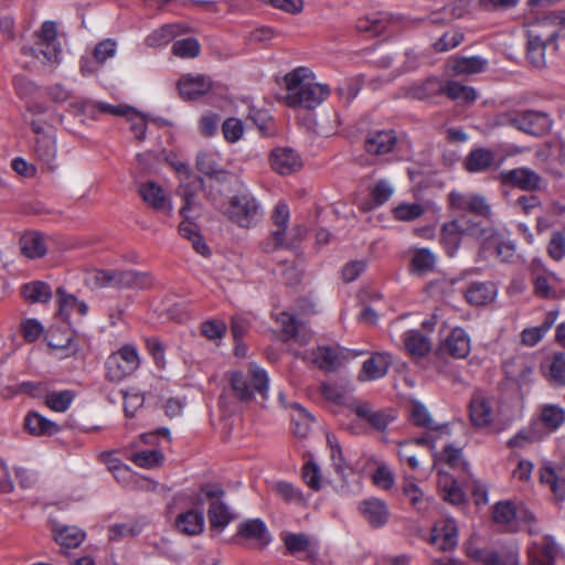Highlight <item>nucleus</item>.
I'll use <instances>...</instances> for the list:
<instances>
[{"label":"nucleus","instance_id":"obj_3","mask_svg":"<svg viewBox=\"0 0 565 565\" xmlns=\"http://www.w3.org/2000/svg\"><path fill=\"white\" fill-rule=\"evenodd\" d=\"M231 386L235 396L243 402L250 401L256 394L263 401L268 398L269 379L267 372L255 363H249L244 371L233 372Z\"/></svg>","mask_w":565,"mask_h":565},{"label":"nucleus","instance_id":"obj_20","mask_svg":"<svg viewBox=\"0 0 565 565\" xmlns=\"http://www.w3.org/2000/svg\"><path fill=\"white\" fill-rule=\"evenodd\" d=\"M359 511L367 523L379 529L384 526L390 518V510L386 503L377 498H369L359 504Z\"/></svg>","mask_w":565,"mask_h":565},{"label":"nucleus","instance_id":"obj_64","mask_svg":"<svg viewBox=\"0 0 565 565\" xmlns=\"http://www.w3.org/2000/svg\"><path fill=\"white\" fill-rule=\"evenodd\" d=\"M274 491L286 502L303 503L305 499L301 491L291 483L279 481L274 486Z\"/></svg>","mask_w":565,"mask_h":565},{"label":"nucleus","instance_id":"obj_41","mask_svg":"<svg viewBox=\"0 0 565 565\" xmlns=\"http://www.w3.org/2000/svg\"><path fill=\"white\" fill-rule=\"evenodd\" d=\"M540 422L546 434H551L565 423V409L555 404H544L540 408Z\"/></svg>","mask_w":565,"mask_h":565},{"label":"nucleus","instance_id":"obj_62","mask_svg":"<svg viewBox=\"0 0 565 565\" xmlns=\"http://www.w3.org/2000/svg\"><path fill=\"white\" fill-rule=\"evenodd\" d=\"M172 52L181 58H193L200 53V44L193 38L183 39L173 43Z\"/></svg>","mask_w":565,"mask_h":565},{"label":"nucleus","instance_id":"obj_4","mask_svg":"<svg viewBox=\"0 0 565 565\" xmlns=\"http://www.w3.org/2000/svg\"><path fill=\"white\" fill-rule=\"evenodd\" d=\"M289 220L290 211L287 203L284 201L277 202L270 215L273 228L269 236L262 242V249L265 253L295 247L297 243L294 234L296 228L288 230Z\"/></svg>","mask_w":565,"mask_h":565},{"label":"nucleus","instance_id":"obj_22","mask_svg":"<svg viewBox=\"0 0 565 565\" xmlns=\"http://www.w3.org/2000/svg\"><path fill=\"white\" fill-rule=\"evenodd\" d=\"M498 166L495 153L489 148H473L465 159L466 170L470 173H483Z\"/></svg>","mask_w":565,"mask_h":565},{"label":"nucleus","instance_id":"obj_16","mask_svg":"<svg viewBox=\"0 0 565 565\" xmlns=\"http://www.w3.org/2000/svg\"><path fill=\"white\" fill-rule=\"evenodd\" d=\"M558 547L550 535L535 539L529 547L530 565H554Z\"/></svg>","mask_w":565,"mask_h":565},{"label":"nucleus","instance_id":"obj_5","mask_svg":"<svg viewBox=\"0 0 565 565\" xmlns=\"http://www.w3.org/2000/svg\"><path fill=\"white\" fill-rule=\"evenodd\" d=\"M22 53L30 55L44 64L57 63L61 55V43L57 40L55 23L46 21L36 34L34 46H23Z\"/></svg>","mask_w":565,"mask_h":565},{"label":"nucleus","instance_id":"obj_49","mask_svg":"<svg viewBox=\"0 0 565 565\" xmlns=\"http://www.w3.org/2000/svg\"><path fill=\"white\" fill-rule=\"evenodd\" d=\"M238 534L247 539L257 541L260 545H267L270 542V535L265 523L259 519L246 521L239 525Z\"/></svg>","mask_w":565,"mask_h":565},{"label":"nucleus","instance_id":"obj_60","mask_svg":"<svg viewBox=\"0 0 565 565\" xmlns=\"http://www.w3.org/2000/svg\"><path fill=\"white\" fill-rule=\"evenodd\" d=\"M74 394L71 391H60L49 393L45 397V404L54 412H65L72 404Z\"/></svg>","mask_w":565,"mask_h":565},{"label":"nucleus","instance_id":"obj_6","mask_svg":"<svg viewBox=\"0 0 565 565\" xmlns=\"http://www.w3.org/2000/svg\"><path fill=\"white\" fill-rule=\"evenodd\" d=\"M139 365L140 358L136 347L125 344L107 358L106 377L111 382H120L131 375Z\"/></svg>","mask_w":565,"mask_h":565},{"label":"nucleus","instance_id":"obj_52","mask_svg":"<svg viewBox=\"0 0 565 565\" xmlns=\"http://www.w3.org/2000/svg\"><path fill=\"white\" fill-rule=\"evenodd\" d=\"M534 292L542 298H551L555 295V288L559 284V278L552 271L536 274L534 279Z\"/></svg>","mask_w":565,"mask_h":565},{"label":"nucleus","instance_id":"obj_29","mask_svg":"<svg viewBox=\"0 0 565 565\" xmlns=\"http://www.w3.org/2000/svg\"><path fill=\"white\" fill-rule=\"evenodd\" d=\"M330 93L328 85L316 82L313 77L292 107L315 108L326 100Z\"/></svg>","mask_w":565,"mask_h":565},{"label":"nucleus","instance_id":"obj_9","mask_svg":"<svg viewBox=\"0 0 565 565\" xmlns=\"http://www.w3.org/2000/svg\"><path fill=\"white\" fill-rule=\"evenodd\" d=\"M466 554L483 565H519V548L512 543L500 552L483 550L469 543L466 545Z\"/></svg>","mask_w":565,"mask_h":565},{"label":"nucleus","instance_id":"obj_63","mask_svg":"<svg viewBox=\"0 0 565 565\" xmlns=\"http://www.w3.org/2000/svg\"><path fill=\"white\" fill-rule=\"evenodd\" d=\"M424 207L417 203H404L396 206L393 211L394 217L402 222H411L420 217Z\"/></svg>","mask_w":565,"mask_h":565},{"label":"nucleus","instance_id":"obj_32","mask_svg":"<svg viewBox=\"0 0 565 565\" xmlns=\"http://www.w3.org/2000/svg\"><path fill=\"white\" fill-rule=\"evenodd\" d=\"M490 237H484L481 245L483 249H490L494 248L497 256L502 262H511L514 253H515V245L510 239H507L503 234L494 231L492 227H490Z\"/></svg>","mask_w":565,"mask_h":565},{"label":"nucleus","instance_id":"obj_28","mask_svg":"<svg viewBox=\"0 0 565 565\" xmlns=\"http://www.w3.org/2000/svg\"><path fill=\"white\" fill-rule=\"evenodd\" d=\"M471 3L472 0H449L440 10L433 11L429 14V21L431 23H444L462 18L469 12Z\"/></svg>","mask_w":565,"mask_h":565},{"label":"nucleus","instance_id":"obj_55","mask_svg":"<svg viewBox=\"0 0 565 565\" xmlns=\"http://www.w3.org/2000/svg\"><path fill=\"white\" fill-rule=\"evenodd\" d=\"M454 100L471 103L476 100L477 93L472 87L461 85L457 82L443 83V93Z\"/></svg>","mask_w":565,"mask_h":565},{"label":"nucleus","instance_id":"obj_17","mask_svg":"<svg viewBox=\"0 0 565 565\" xmlns=\"http://www.w3.org/2000/svg\"><path fill=\"white\" fill-rule=\"evenodd\" d=\"M494 399L482 392H475L470 404L469 415L473 426L482 428L493 420Z\"/></svg>","mask_w":565,"mask_h":565},{"label":"nucleus","instance_id":"obj_50","mask_svg":"<svg viewBox=\"0 0 565 565\" xmlns=\"http://www.w3.org/2000/svg\"><path fill=\"white\" fill-rule=\"evenodd\" d=\"M22 297L29 302H47L52 297V291L46 282L36 280L22 286Z\"/></svg>","mask_w":565,"mask_h":565},{"label":"nucleus","instance_id":"obj_59","mask_svg":"<svg viewBox=\"0 0 565 565\" xmlns=\"http://www.w3.org/2000/svg\"><path fill=\"white\" fill-rule=\"evenodd\" d=\"M276 320L278 323H280L284 332L289 338H295L301 343H305L307 341L306 337L300 335L301 324L297 321L295 316L290 315L289 312L282 311L277 315Z\"/></svg>","mask_w":565,"mask_h":565},{"label":"nucleus","instance_id":"obj_51","mask_svg":"<svg viewBox=\"0 0 565 565\" xmlns=\"http://www.w3.org/2000/svg\"><path fill=\"white\" fill-rule=\"evenodd\" d=\"M86 534L77 526H61L54 529L55 541L66 548H75L81 545Z\"/></svg>","mask_w":565,"mask_h":565},{"label":"nucleus","instance_id":"obj_43","mask_svg":"<svg viewBox=\"0 0 565 565\" xmlns=\"http://www.w3.org/2000/svg\"><path fill=\"white\" fill-rule=\"evenodd\" d=\"M443 93V82L437 78H427L426 81L414 83L407 88L408 97L424 100Z\"/></svg>","mask_w":565,"mask_h":565},{"label":"nucleus","instance_id":"obj_26","mask_svg":"<svg viewBox=\"0 0 565 565\" xmlns=\"http://www.w3.org/2000/svg\"><path fill=\"white\" fill-rule=\"evenodd\" d=\"M397 142L393 130H377L370 132L365 139V150L372 154H386L393 151Z\"/></svg>","mask_w":565,"mask_h":565},{"label":"nucleus","instance_id":"obj_37","mask_svg":"<svg viewBox=\"0 0 565 565\" xmlns=\"http://www.w3.org/2000/svg\"><path fill=\"white\" fill-rule=\"evenodd\" d=\"M341 354L335 348L320 347L312 352V362L322 371L334 372L342 363Z\"/></svg>","mask_w":565,"mask_h":565},{"label":"nucleus","instance_id":"obj_46","mask_svg":"<svg viewBox=\"0 0 565 565\" xmlns=\"http://www.w3.org/2000/svg\"><path fill=\"white\" fill-rule=\"evenodd\" d=\"M403 493L411 505L419 513H426L434 504V499L426 495L424 491L413 482H406Z\"/></svg>","mask_w":565,"mask_h":565},{"label":"nucleus","instance_id":"obj_44","mask_svg":"<svg viewBox=\"0 0 565 565\" xmlns=\"http://www.w3.org/2000/svg\"><path fill=\"white\" fill-rule=\"evenodd\" d=\"M186 182H183L180 185L179 193L183 198V205L181 207V214L185 218H190L189 212H191L196 202H195V192L205 186L203 179H185Z\"/></svg>","mask_w":565,"mask_h":565},{"label":"nucleus","instance_id":"obj_13","mask_svg":"<svg viewBox=\"0 0 565 565\" xmlns=\"http://www.w3.org/2000/svg\"><path fill=\"white\" fill-rule=\"evenodd\" d=\"M448 200L450 207L454 210L469 211L475 215L487 218L491 216V206L480 194L451 191Z\"/></svg>","mask_w":565,"mask_h":565},{"label":"nucleus","instance_id":"obj_24","mask_svg":"<svg viewBox=\"0 0 565 565\" xmlns=\"http://www.w3.org/2000/svg\"><path fill=\"white\" fill-rule=\"evenodd\" d=\"M270 164L279 174H291L302 166L300 157L290 148H277L271 152Z\"/></svg>","mask_w":565,"mask_h":565},{"label":"nucleus","instance_id":"obj_2","mask_svg":"<svg viewBox=\"0 0 565 565\" xmlns=\"http://www.w3.org/2000/svg\"><path fill=\"white\" fill-rule=\"evenodd\" d=\"M490 227L476 221L469 215H461L445 223L441 227L440 239L447 254L454 256L461 243L462 237H473L482 243L484 237H490Z\"/></svg>","mask_w":565,"mask_h":565},{"label":"nucleus","instance_id":"obj_11","mask_svg":"<svg viewBox=\"0 0 565 565\" xmlns=\"http://www.w3.org/2000/svg\"><path fill=\"white\" fill-rule=\"evenodd\" d=\"M142 201L154 211L170 214L172 204L168 192L153 179H147L138 186Z\"/></svg>","mask_w":565,"mask_h":565},{"label":"nucleus","instance_id":"obj_57","mask_svg":"<svg viewBox=\"0 0 565 565\" xmlns=\"http://www.w3.org/2000/svg\"><path fill=\"white\" fill-rule=\"evenodd\" d=\"M486 61L478 56L462 57L454 61L452 70L459 75L477 74L484 70Z\"/></svg>","mask_w":565,"mask_h":565},{"label":"nucleus","instance_id":"obj_33","mask_svg":"<svg viewBox=\"0 0 565 565\" xmlns=\"http://www.w3.org/2000/svg\"><path fill=\"white\" fill-rule=\"evenodd\" d=\"M32 129L35 137V152L39 158L50 163L56 153L55 138L51 132H46L38 124L32 122Z\"/></svg>","mask_w":565,"mask_h":565},{"label":"nucleus","instance_id":"obj_40","mask_svg":"<svg viewBox=\"0 0 565 565\" xmlns=\"http://www.w3.org/2000/svg\"><path fill=\"white\" fill-rule=\"evenodd\" d=\"M411 270L417 275H426L436 267V255L429 248L412 249Z\"/></svg>","mask_w":565,"mask_h":565},{"label":"nucleus","instance_id":"obj_58","mask_svg":"<svg viewBox=\"0 0 565 565\" xmlns=\"http://www.w3.org/2000/svg\"><path fill=\"white\" fill-rule=\"evenodd\" d=\"M217 156L210 152H200L196 158L198 170L206 177H215L223 173L217 162Z\"/></svg>","mask_w":565,"mask_h":565},{"label":"nucleus","instance_id":"obj_7","mask_svg":"<svg viewBox=\"0 0 565 565\" xmlns=\"http://www.w3.org/2000/svg\"><path fill=\"white\" fill-rule=\"evenodd\" d=\"M200 493L211 501L207 510L211 527L224 530L234 519V514L222 500L224 490L217 483H206L201 487Z\"/></svg>","mask_w":565,"mask_h":565},{"label":"nucleus","instance_id":"obj_36","mask_svg":"<svg viewBox=\"0 0 565 565\" xmlns=\"http://www.w3.org/2000/svg\"><path fill=\"white\" fill-rule=\"evenodd\" d=\"M24 427L34 436H52L60 431V426L56 423L35 412H31L25 416Z\"/></svg>","mask_w":565,"mask_h":565},{"label":"nucleus","instance_id":"obj_12","mask_svg":"<svg viewBox=\"0 0 565 565\" xmlns=\"http://www.w3.org/2000/svg\"><path fill=\"white\" fill-rule=\"evenodd\" d=\"M428 543L438 551L447 552L458 545V527L451 518H446L437 522L429 534Z\"/></svg>","mask_w":565,"mask_h":565},{"label":"nucleus","instance_id":"obj_47","mask_svg":"<svg viewBox=\"0 0 565 565\" xmlns=\"http://www.w3.org/2000/svg\"><path fill=\"white\" fill-rule=\"evenodd\" d=\"M185 32V28L181 24H166L153 31L146 39V44L150 47L167 45L175 36Z\"/></svg>","mask_w":565,"mask_h":565},{"label":"nucleus","instance_id":"obj_27","mask_svg":"<svg viewBox=\"0 0 565 565\" xmlns=\"http://www.w3.org/2000/svg\"><path fill=\"white\" fill-rule=\"evenodd\" d=\"M212 86L211 79L205 75H186L180 78L178 88L184 99H196L206 94Z\"/></svg>","mask_w":565,"mask_h":565},{"label":"nucleus","instance_id":"obj_34","mask_svg":"<svg viewBox=\"0 0 565 565\" xmlns=\"http://www.w3.org/2000/svg\"><path fill=\"white\" fill-rule=\"evenodd\" d=\"M58 315L64 320H68L73 315L84 317L87 313V305L78 300L73 295L66 294L63 288L57 289Z\"/></svg>","mask_w":565,"mask_h":565},{"label":"nucleus","instance_id":"obj_8","mask_svg":"<svg viewBox=\"0 0 565 565\" xmlns=\"http://www.w3.org/2000/svg\"><path fill=\"white\" fill-rule=\"evenodd\" d=\"M92 279L97 287H137L145 288L148 284L146 275L135 270H96Z\"/></svg>","mask_w":565,"mask_h":565},{"label":"nucleus","instance_id":"obj_45","mask_svg":"<svg viewBox=\"0 0 565 565\" xmlns=\"http://www.w3.org/2000/svg\"><path fill=\"white\" fill-rule=\"evenodd\" d=\"M22 253L29 258H39L45 255L47 245L45 238L36 232L24 234L20 238Z\"/></svg>","mask_w":565,"mask_h":565},{"label":"nucleus","instance_id":"obj_53","mask_svg":"<svg viewBox=\"0 0 565 565\" xmlns=\"http://www.w3.org/2000/svg\"><path fill=\"white\" fill-rule=\"evenodd\" d=\"M530 24H540L541 31H555V39L558 35V28H565V10L550 11L536 18Z\"/></svg>","mask_w":565,"mask_h":565},{"label":"nucleus","instance_id":"obj_48","mask_svg":"<svg viewBox=\"0 0 565 565\" xmlns=\"http://www.w3.org/2000/svg\"><path fill=\"white\" fill-rule=\"evenodd\" d=\"M407 352L413 356H424L430 351V340L417 330H411L403 335Z\"/></svg>","mask_w":565,"mask_h":565},{"label":"nucleus","instance_id":"obj_35","mask_svg":"<svg viewBox=\"0 0 565 565\" xmlns=\"http://www.w3.org/2000/svg\"><path fill=\"white\" fill-rule=\"evenodd\" d=\"M390 17L384 12L370 13L356 21V30L367 36H375L386 30Z\"/></svg>","mask_w":565,"mask_h":565},{"label":"nucleus","instance_id":"obj_15","mask_svg":"<svg viewBox=\"0 0 565 565\" xmlns=\"http://www.w3.org/2000/svg\"><path fill=\"white\" fill-rule=\"evenodd\" d=\"M313 77V73L305 66H299L285 75V102L288 106L295 105Z\"/></svg>","mask_w":565,"mask_h":565},{"label":"nucleus","instance_id":"obj_10","mask_svg":"<svg viewBox=\"0 0 565 565\" xmlns=\"http://www.w3.org/2000/svg\"><path fill=\"white\" fill-rule=\"evenodd\" d=\"M555 41V31H541L540 24L527 25V58L535 67L545 64V49L548 42Z\"/></svg>","mask_w":565,"mask_h":565},{"label":"nucleus","instance_id":"obj_30","mask_svg":"<svg viewBox=\"0 0 565 565\" xmlns=\"http://www.w3.org/2000/svg\"><path fill=\"white\" fill-rule=\"evenodd\" d=\"M205 525L203 512L200 510H188L180 513L175 519V527L179 532L194 536L203 532Z\"/></svg>","mask_w":565,"mask_h":565},{"label":"nucleus","instance_id":"obj_18","mask_svg":"<svg viewBox=\"0 0 565 565\" xmlns=\"http://www.w3.org/2000/svg\"><path fill=\"white\" fill-rule=\"evenodd\" d=\"M72 114L74 115H94L95 110H98L100 113L110 114L114 116L125 117L129 114H131V108L128 105H111L107 103L102 102H89L85 99H78L75 102H72L71 105Z\"/></svg>","mask_w":565,"mask_h":565},{"label":"nucleus","instance_id":"obj_42","mask_svg":"<svg viewBox=\"0 0 565 565\" xmlns=\"http://www.w3.org/2000/svg\"><path fill=\"white\" fill-rule=\"evenodd\" d=\"M438 488L444 500L451 504H460L465 500L463 491L449 473H438Z\"/></svg>","mask_w":565,"mask_h":565},{"label":"nucleus","instance_id":"obj_56","mask_svg":"<svg viewBox=\"0 0 565 565\" xmlns=\"http://www.w3.org/2000/svg\"><path fill=\"white\" fill-rule=\"evenodd\" d=\"M546 434L536 428L535 425L530 426L526 429L520 430L512 438L509 439V447H519L523 448L527 445L534 444L536 441L542 440Z\"/></svg>","mask_w":565,"mask_h":565},{"label":"nucleus","instance_id":"obj_1","mask_svg":"<svg viewBox=\"0 0 565 565\" xmlns=\"http://www.w3.org/2000/svg\"><path fill=\"white\" fill-rule=\"evenodd\" d=\"M226 218L243 230L257 226L264 217L262 202L247 189H239L230 196L224 210Z\"/></svg>","mask_w":565,"mask_h":565},{"label":"nucleus","instance_id":"obj_23","mask_svg":"<svg viewBox=\"0 0 565 565\" xmlns=\"http://www.w3.org/2000/svg\"><path fill=\"white\" fill-rule=\"evenodd\" d=\"M440 352L456 359H463L470 352V338L461 328H455L443 341Z\"/></svg>","mask_w":565,"mask_h":565},{"label":"nucleus","instance_id":"obj_31","mask_svg":"<svg viewBox=\"0 0 565 565\" xmlns=\"http://www.w3.org/2000/svg\"><path fill=\"white\" fill-rule=\"evenodd\" d=\"M391 364V356L384 353H375L363 363L359 375L361 381L379 380L387 373Z\"/></svg>","mask_w":565,"mask_h":565},{"label":"nucleus","instance_id":"obj_25","mask_svg":"<svg viewBox=\"0 0 565 565\" xmlns=\"http://www.w3.org/2000/svg\"><path fill=\"white\" fill-rule=\"evenodd\" d=\"M498 295V288L492 281L471 282L466 291L465 298L471 306H486L491 303Z\"/></svg>","mask_w":565,"mask_h":565},{"label":"nucleus","instance_id":"obj_61","mask_svg":"<svg viewBox=\"0 0 565 565\" xmlns=\"http://www.w3.org/2000/svg\"><path fill=\"white\" fill-rule=\"evenodd\" d=\"M49 347L61 359L71 356L77 352V344L71 335H66L64 340L57 339L55 335H51Z\"/></svg>","mask_w":565,"mask_h":565},{"label":"nucleus","instance_id":"obj_38","mask_svg":"<svg viewBox=\"0 0 565 565\" xmlns=\"http://www.w3.org/2000/svg\"><path fill=\"white\" fill-rule=\"evenodd\" d=\"M515 518H522L527 522H532L535 520V516L532 512L520 509L519 511L515 509L514 504L505 501L498 502L493 509V519L497 523L509 524Z\"/></svg>","mask_w":565,"mask_h":565},{"label":"nucleus","instance_id":"obj_54","mask_svg":"<svg viewBox=\"0 0 565 565\" xmlns=\"http://www.w3.org/2000/svg\"><path fill=\"white\" fill-rule=\"evenodd\" d=\"M130 460L140 468L153 469L163 465L164 456L158 449L142 450L134 454Z\"/></svg>","mask_w":565,"mask_h":565},{"label":"nucleus","instance_id":"obj_21","mask_svg":"<svg viewBox=\"0 0 565 565\" xmlns=\"http://www.w3.org/2000/svg\"><path fill=\"white\" fill-rule=\"evenodd\" d=\"M352 409L358 417L366 420L376 430H385L395 419L392 409L373 411L367 403H356L352 405Z\"/></svg>","mask_w":565,"mask_h":565},{"label":"nucleus","instance_id":"obj_19","mask_svg":"<svg viewBox=\"0 0 565 565\" xmlns=\"http://www.w3.org/2000/svg\"><path fill=\"white\" fill-rule=\"evenodd\" d=\"M136 162L139 167V172L145 174L158 173V168L163 163L173 167L175 173L185 174L189 172L188 166L182 162L170 161L168 157H161L152 151H146L136 156Z\"/></svg>","mask_w":565,"mask_h":565},{"label":"nucleus","instance_id":"obj_14","mask_svg":"<svg viewBox=\"0 0 565 565\" xmlns=\"http://www.w3.org/2000/svg\"><path fill=\"white\" fill-rule=\"evenodd\" d=\"M509 122L516 129L530 135L544 134L551 126L547 115L533 110L518 113L509 118Z\"/></svg>","mask_w":565,"mask_h":565},{"label":"nucleus","instance_id":"obj_39","mask_svg":"<svg viewBox=\"0 0 565 565\" xmlns=\"http://www.w3.org/2000/svg\"><path fill=\"white\" fill-rule=\"evenodd\" d=\"M146 524L147 521L143 518L111 524L108 527V537L111 541H119L121 539L137 536L143 531Z\"/></svg>","mask_w":565,"mask_h":565}]
</instances>
